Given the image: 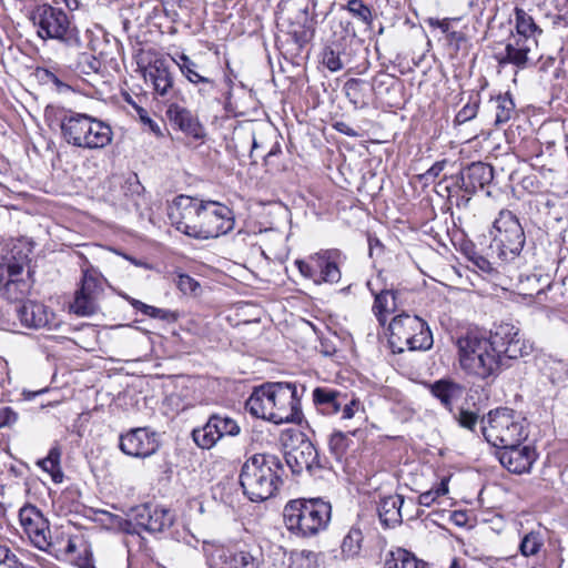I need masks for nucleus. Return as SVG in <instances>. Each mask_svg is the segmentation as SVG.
<instances>
[{"mask_svg": "<svg viewBox=\"0 0 568 568\" xmlns=\"http://www.w3.org/2000/svg\"><path fill=\"white\" fill-rule=\"evenodd\" d=\"M356 430L343 433L341 430L334 432L329 436L328 447L331 453L336 457L341 458L348 449L352 439L351 435L354 436Z\"/></svg>", "mask_w": 568, "mask_h": 568, "instance_id": "ea45409f", "label": "nucleus"}, {"mask_svg": "<svg viewBox=\"0 0 568 568\" xmlns=\"http://www.w3.org/2000/svg\"><path fill=\"white\" fill-rule=\"evenodd\" d=\"M285 462L293 474L298 475L307 470L311 475L321 469L318 453L314 444L307 439L302 440L285 453Z\"/></svg>", "mask_w": 568, "mask_h": 568, "instance_id": "5701e85b", "label": "nucleus"}, {"mask_svg": "<svg viewBox=\"0 0 568 568\" xmlns=\"http://www.w3.org/2000/svg\"><path fill=\"white\" fill-rule=\"evenodd\" d=\"M246 140L251 142L250 156L256 162L255 153L258 149H265L264 142L260 141L253 132L246 134Z\"/></svg>", "mask_w": 568, "mask_h": 568, "instance_id": "13d9d810", "label": "nucleus"}, {"mask_svg": "<svg viewBox=\"0 0 568 568\" xmlns=\"http://www.w3.org/2000/svg\"><path fill=\"white\" fill-rule=\"evenodd\" d=\"M481 432L485 439L496 448L514 447L528 436L526 419L507 407L490 410L487 419H483Z\"/></svg>", "mask_w": 568, "mask_h": 568, "instance_id": "39448f33", "label": "nucleus"}, {"mask_svg": "<svg viewBox=\"0 0 568 568\" xmlns=\"http://www.w3.org/2000/svg\"><path fill=\"white\" fill-rule=\"evenodd\" d=\"M61 449L58 446L50 448L48 456L38 460L37 465L47 471L57 484L63 480V471L60 467Z\"/></svg>", "mask_w": 568, "mask_h": 568, "instance_id": "e433bc0d", "label": "nucleus"}, {"mask_svg": "<svg viewBox=\"0 0 568 568\" xmlns=\"http://www.w3.org/2000/svg\"><path fill=\"white\" fill-rule=\"evenodd\" d=\"M323 64L332 72L343 69V62L339 58V53L335 52L331 48H326L323 52Z\"/></svg>", "mask_w": 568, "mask_h": 568, "instance_id": "8fccbe9b", "label": "nucleus"}, {"mask_svg": "<svg viewBox=\"0 0 568 568\" xmlns=\"http://www.w3.org/2000/svg\"><path fill=\"white\" fill-rule=\"evenodd\" d=\"M202 550L209 568H262L263 554L257 549H234L214 541H203Z\"/></svg>", "mask_w": 568, "mask_h": 568, "instance_id": "1a4fd4ad", "label": "nucleus"}, {"mask_svg": "<svg viewBox=\"0 0 568 568\" xmlns=\"http://www.w3.org/2000/svg\"><path fill=\"white\" fill-rule=\"evenodd\" d=\"M19 519L31 542L43 550L50 547V529L47 519L34 506H24L19 511Z\"/></svg>", "mask_w": 568, "mask_h": 568, "instance_id": "4be33fe9", "label": "nucleus"}, {"mask_svg": "<svg viewBox=\"0 0 568 568\" xmlns=\"http://www.w3.org/2000/svg\"><path fill=\"white\" fill-rule=\"evenodd\" d=\"M347 11L367 27L373 23V13L368 6L362 0H349L346 4Z\"/></svg>", "mask_w": 568, "mask_h": 568, "instance_id": "79ce46f5", "label": "nucleus"}, {"mask_svg": "<svg viewBox=\"0 0 568 568\" xmlns=\"http://www.w3.org/2000/svg\"><path fill=\"white\" fill-rule=\"evenodd\" d=\"M81 286L75 292L71 310L80 316H91L99 311L98 300L103 292L102 276L87 258L81 265Z\"/></svg>", "mask_w": 568, "mask_h": 568, "instance_id": "4468645a", "label": "nucleus"}, {"mask_svg": "<svg viewBox=\"0 0 568 568\" xmlns=\"http://www.w3.org/2000/svg\"><path fill=\"white\" fill-rule=\"evenodd\" d=\"M139 113H140V119L143 123L148 124L150 130L156 135V136H162V131H161V128L160 125L154 122L146 113L145 110L143 109H140L139 110Z\"/></svg>", "mask_w": 568, "mask_h": 568, "instance_id": "4d7b16f0", "label": "nucleus"}, {"mask_svg": "<svg viewBox=\"0 0 568 568\" xmlns=\"http://www.w3.org/2000/svg\"><path fill=\"white\" fill-rule=\"evenodd\" d=\"M145 315L152 318L165 321L168 323H174L179 318V314L176 312L165 308H159L152 305H149Z\"/></svg>", "mask_w": 568, "mask_h": 568, "instance_id": "09e8293b", "label": "nucleus"}, {"mask_svg": "<svg viewBox=\"0 0 568 568\" xmlns=\"http://www.w3.org/2000/svg\"><path fill=\"white\" fill-rule=\"evenodd\" d=\"M341 26L347 34L355 36V30L351 21H341Z\"/></svg>", "mask_w": 568, "mask_h": 568, "instance_id": "69168bd1", "label": "nucleus"}, {"mask_svg": "<svg viewBox=\"0 0 568 568\" xmlns=\"http://www.w3.org/2000/svg\"><path fill=\"white\" fill-rule=\"evenodd\" d=\"M163 7V12L172 22L179 20V9L182 0H159Z\"/></svg>", "mask_w": 568, "mask_h": 568, "instance_id": "603ef678", "label": "nucleus"}, {"mask_svg": "<svg viewBox=\"0 0 568 568\" xmlns=\"http://www.w3.org/2000/svg\"><path fill=\"white\" fill-rule=\"evenodd\" d=\"M456 186L468 195H474L494 180V169L484 162H473L456 176Z\"/></svg>", "mask_w": 568, "mask_h": 568, "instance_id": "b1692460", "label": "nucleus"}, {"mask_svg": "<svg viewBox=\"0 0 568 568\" xmlns=\"http://www.w3.org/2000/svg\"><path fill=\"white\" fill-rule=\"evenodd\" d=\"M61 133L68 144L88 150L103 149L113 139V131L109 123L89 114L72 111L63 115Z\"/></svg>", "mask_w": 568, "mask_h": 568, "instance_id": "20e7f679", "label": "nucleus"}, {"mask_svg": "<svg viewBox=\"0 0 568 568\" xmlns=\"http://www.w3.org/2000/svg\"><path fill=\"white\" fill-rule=\"evenodd\" d=\"M126 300L129 301V303L136 310V311H140L141 313H143L145 315L146 311H148V307L149 305L139 301V300H135V298H132V297H126Z\"/></svg>", "mask_w": 568, "mask_h": 568, "instance_id": "e2e57ef3", "label": "nucleus"}, {"mask_svg": "<svg viewBox=\"0 0 568 568\" xmlns=\"http://www.w3.org/2000/svg\"><path fill=\"white\" fill-rule=\"evenodd\" d=\"M538 40L529 37L510 36L503 52L496 53L499 65L513 64L526 69L534 63L537 54Z\"/></svg>", "mask_w": 568, "mask_h": 568, "instance_id": "6ab92c4d", "label": "nucleus"}, {"mask_svg": "<svg viewBox=\"0 0 568 568\" xmlns=\"http://www.w3.org/2000/svg\"><path fill=\"white\" fill-rule=\"evenodd\" d=\"M176 285L184 294L194 293L199 287V283L187 274H180L178 276Z\"/></svg>", "mask_w": 568, "mask_h": 568, "instance_id": "864d4df0", "label": "nucleus"}, {"mask_svg": "<svg viewBox=\"0 0 568 568\" xmlns=\"http://www.w3.org/2000/svg\"><path fill=\"white\" fill-rule=\"evenodd\" d=\"M240 432L241 427L235 419L213 414L204 426L192 430V438L200 448L210 449L224 436H236Z\"/></svg>", "mask_w": 568, "mask_h": 568, "instance_id": "a211bd4d", "label": "nucleus"}, {"mask_svg": "<svg viewBox=\"0 0 568 568\" xmlns=\"http://www.w3.org/2000/svg\"><path fill=\"white\" fill-rule=\"evenodd\" d=\"M55 3H64L69 10H77L80 6L79 0H53Z\"/></svg>", "mask_w": 568, "mask_h": 568, "instance_id": "0e129e2a", "label": "nucleus"}, {"mask_svg": "<svg viewBox=\"0 0 568 568\" xmlns=\"http://www.w3.org/2000/svg\"><path fill=\"white\" fill-rule=\"evenodd\" d=\"M30 20L41 39L59 40L69 47L81 45L79 30L62 9L48 3L39 4L31 10Z\"/></svg>", "mask_w": 568, "mask_h": 568, "instance_id": "6e6552de", "label": "nucleus"}, {"mask_svg": "<svg viewBox=\"0 0 568 568\" xmlns=\"http://www.w3.org/2000/svg\"><path fill=\"white\" fill-rule=\"evenodd\" d=\"M404 497L400 495H389L381 499L377 506L379 520L385 527H395L402 523V506Z\"/></svg>", "mask_w": 568, "mask_h": 568, "instance_id": "7c9ffc66", "label": "nucleus"}, {"mask_svg": "<svg viewBox=\"0 0 568 568\" xmlns=\"http://www.w3.org/2000/svg\"><path fill=\"white\" fill-rule=\"evenodd\" d=\"M446 165V159L435 162L425 173L419 175V180L434 181L445 170Z\"/></svg>", "mask_w": 568, "mask_h": 568, "instance_id": "5fc2aeb1", "label": "nucleus"}, {"mask_svg": "<svg viewBox=\"0 0 568 568\" xmlns=\"http://www.w3.org/2000/svg\"><path fill=\"white\" fill-rule=\"evenodd\" d=\"M17 315L26 327L41 328L51 323L53 314L49 312L45 305L27 301L17 307Z\"/></svg>", "mask_w": 568, "mask_h": 568, "instance_id": "c85d7f7f", "label": "nucleus"}, {"mask_svg": "<svg viewBox=\"0 0 568 568\" xmlns=\"http://www.w3.org/2000/svg\"><path fill=\"white\" fill-rule=\"evenodd\" d=\"M18 413L14 412L11 407H2L0 408V428L9 427L17 423Z\"/></svg>", "mask_w": 568, "mask_h": 568, "instance_id": "6e6d98bb", "label": "nucleus"}, {"mask_svg": "<svg viewBox=\"0 0 568 568\" xmlns=\"http://www.w3.org/2000/svg\"><path fill=\"white\" fill-rule=\"evenodd\" d=\"M448 493V479L444 478L436 488H432L425 493H422L418 497V504L425 507H429L439 497Z\"/></svg>", "mask_w": 568, "mask_h": 568, "instance_id": "c03bdc74", "label": "nucleus"}, {"mask_svg": "<svg viewBox=\"0 0 568 568\" xmlns=\"http://www.w3.org/2000/svg\"><path fill=\"white\" fill-rule=\"evenodd\" d=\"M544 546V538L539 531L526 534L519 545V551L524 557L536 556Z\"/></svg>", "mask_w": 568, "mask_h": 568, "instance_id": "a19ab883", "label": "nucleus"}, {"mask_svg": "<svg viewBox=\"0 0 568 568\" xmlns=\"http://www.w3.org/2000/svg\"><path fill=\"white\" fill-rule=\"evenodd\" d=\"M456 419L462 427L474 430L478 422V415L475 412L460 409Z\"/></svg>", "mask_w": 568, "mask_h": 568, "instance_id": "3c124183", "label": "nucleus"}, {"mask_svg": "<svg viewBox=\"0 0 568 568\" xmlns=\"http://www.w3.org/2000/svg\"><path fill=\"white\" fill-rule=\"evenodd\" d=\"M426 22L433 28H439L444 33L448 34L449 32L450 19L448 18L443 20H438L436 18H428Z\"/></svg>", "mask_w": 568, "mask_h": 568, "instance_id": "052dcab7", "label": "nucleus"}, {"mask_svg": "<svg viewBox=\"0 0 568 568\" xmlns=\"http://www.w3.org/2000/svg\"><path fill=\"white\" fill-rule=\"evenodd\" d=\"M272 383H265L256 387L245 403V408L253 416L270 420L272 413Z\"/></svg>", "mask_w": 568, "mask_h": 568, "instance_id": "c756f323", "label": "nucleus"}, {"mask_svg": "<svg viewBox=\"0 0 568 568\" xmlns=\"http://www.w3.org/2000/svg\"><path fill=\"white\" fill-rule=\"evenodd\" d=\"M398 310V292L383 290L375 294L373 313L381 325H385L387 315Z\"/></svg>", "mask_w": 568, "mask_h": 568, "instance_id": "2f4dec72", "label": "nucleus"}, {"mask_svg": "<svg viewBox=\"0 0 568 568\" xmlns=\"http://www.w3.org/2000/svg\"><path fill=\"white\" fill-rule=\"evenodd\" d=\"M491 108L495 111V124L507 123L515 113V103L508 93L499 94L490 100Z\"/></svg>", "mask_w": 568, "mask_h": 568, "instance_id": "f704fd0d", "label": "nucleus"}, {"mask_svg": "<svg viewBox=\"0 0 568 568\" xmlns=\"http://www.w3.org/2000/svg\"><path fill=\"white\" fill-rule=\"evenodd\" d=\"M339 255L337 250H323L305 260L297 258L294 264L303 277L313 281L316 285L335 284L341 280V271L337 265Z\"/></svg>", "mask_w": 568, "mask_h": 568, "instance_id": "9d476101", "label": "nucleus"}, {"mask_svg": "<svg viewBox=\"0 0 568 568\" xmlns=\"http://www.w3.org/2000/svg\"><path fill=\"white\" fill-rule=\"evenodd\" d=\"M385 568H426V562L418 559L413 552L397 548L387 556Z\"/></svg>", "mask_w": 568, "mask_h": 568, "instance_id": "72a5a7b5", "label": "nucleus"}, {"mask_svg": "<svg viewBox=\"0 0 568 568\" xmlns=\"http://www.w3.org/2000/svg\"><path fill=\"white\" fill-rule=\"evenodd\" d=\"M120 449L128 456L146 458L159 449L156 434L148 427H139L120 436Z\"/></svg>", "mask_w": 568, "mask_h": 568, "instance_id": "aec40b11", "label": "nucleus"}, {"mask_svg": "<svg viewBox=\"0 0 568 568\" xmlns=\"http://www.w3.org/2000/svg\"><path fill=\"white\" fill-rule=\"evenodd\" d=\"M27 255L11 256L0 264V293L10 302H23L31 291L29 272L24 276Z\"/></svg>", "mask_w": 568, "mask_h": 568, "instance_id": "9b49d317", "label": "nucleus"}, {"mask_svg": "<svg viewBox=\"0 0 568 568\" xmlns=\"http://www.w3.org/2000/svg\"><path fill=\"white\" fill-rule=\"evenodd\" d=\"M487 339L491 343L499 357L504 355L509 359L528 356L532 345L526 341L520 329L511 323H500L494 326Z\"/></svg>", "mask_w": 568, "mask_h": 568, "instance_id": "dca6fc26", "label": "nucleus"}, {"mask_svg": "<svg viewBox=\"0 0 568 568\" xmlns=\"http://www.w3.org/2000/svg\"><path fill=\"white\" fill-rule=\"evenodd\" d=\"M361 82L362 81L359 79H349L348 81H346V83L344 85L346 97H348L351 99V101L354 103L356 101L353 100V97L354 98L356 97Z\"/></svg>", "mask_w": 568, "mask_h": 568, "instance_id": "bf43d9fd", "label": "nucleus"}, {"mask_svg": "<svg viewBox=\"0 0 568 568\" xmlns=\"http://www.w3.org/2000/svg\"><path fill=\"white\" fill-rule=\"evenodd\" d=\"M363 544V534L361 529L352 527L344 537L341 549L342 555L346 559L355 558L359 555Z\"/></svg>", "mask_w": 568, "mask_h": 568, "instance_id": "58836bf2", "label": "nucleus"}, {"mask_svg": "<svg viewBox=\"0 0 568 568\" xmlns=\"http://www.w3.org/2000/svg\"><path fill=\"white\" fill-rule=\"evenodd\" d=\"M304 36V32L302 34L297 33V32H294L293 33V38L296 42V44L302 48L304 45V43L306 42V39L303 37Z\"/></svg>", "mask_w": 568, "mask_h": 568, "instance_id": "774afa93", "label": "nucleus"}, {"mask_svg": "<svg viewBox=\"0 0 568 568\" xmlns=\"http://www.w3.org/2000/svg\"><path fill=\"white\" fill-rule=\"evenodd\" d=\"M516 33L514 36L537 39L542 30L536 24L534 18L521 8L515 9Z\"/></svg>", "mask_w": 568, "mask_h": 568, "instance_id": "c9c22d12", "label": "nucleus"}, {"mask_svg": "<svg viewBox=\"0 0 568 568\" xmlns=\"http://www.w3.org/2000/svg\"><path fill=\"white\" fill-rule=\"evenodd\" d=\"M430 392L446 408L450 410L453 399L462 395L463 387L457 383L440 379L430 385Z\"/></svg>", "mask_w": 568, "mask_h": 568, "instance_id": "473e14b6", "label": "nucleus"}, {"mask_svg": "<svg viewBox=\"0 0 568 568\" xmlns=\"http://www.w3.org/2000/svg\"><path fill=\"white\" fill-rule=\"evenodd\" d=\"M388 344L394 354L408 351H427L433 346V335L427 323L417 315L400 313L388 325Z\"/></svg>", "mask_w": 568, "mask_h": 568, "instance_id": "423d86ee", "label": "nucleus"}, {"mask_svg": "<svg viewBox=\"0 0 568 568\" xmlns=\"http://www.w3.org/2000/svg\"><path fill=\"white\" fill-rule=\"evenodd\" d=\"M45 80L52 82L58 88H68L53 72L49 70H43Z\"/></svg>", "mask_w": 568, "mask_h": 568, "instance_id": "680f3d73", "label": "nucleus"}, {"mask_svg": "<svg viewBox=\"0 0 568 568\" xmlns=\"http://www.w3.org/2000/svg\"><path fill=\"white\" fill-rule=\"evenodd\" d=\"M460 367L469 375L486 379L496 376L501 358L487 336L479 332H467L457 339Z\"/></svg>", "mask_w": 568, "mask_h": 568, "instance_id": "f03ea898", "label": "nucleus"}, {"mask_svg": "<svg viewBox=\"0 0 568 568\" xmlns=\"http://www.w3.org/2000/svg\"><path fill=\"white\" fill-rule=\"evenodd\" d=\"M499 462L510 473L524 474L530 470L536 460V452L529 446L514 445L500 447Z\"/></svg>", "mask_w": 568, "mask_h": 568, "instance_id": "bb28decb", "label": "nucleus"}, {"mask_svg": "<svg viewBox=\"0 0 568 568\" xmlns=\"http://www.w3.org/2000/svg\"><path fill=\"white\" fill-rule=\"evenodd\" d=\"M272 413L274 424L300 423L302 419L301 396L294 383H272Z\"/></svg>", "mask_w": 568, "mask_h": 568, "instance_id": "ddd939ff", "label": "nucleus"}, {"mask_svg": "<svg viewBox=\"0 0 568 568\" xmlns=\"http://www.w3.org/2000/svg\"><path fill=\"white\" fill-rule=\"evenodd\" d=\"M77 68L84 74L99 73L102 68V62L95 55L83 52L78 58Z\"/></svg>", "mask_w": 568, "mask_h": 568, "instance_id": "37998d69", "label": "nucleus"}, {"mask_svg": "<svg viewBox=\"0 0 568 568\" xmlns=\"http://www.w3.org/2000/svg\"><path fill=\"white\" fill-rule=\"evenodd\" d=\"M283 464L276 455L254 454L242 465L240 485L244 495L254 503L274 497L283 485Z\"/></svg>", "mask_w": 568, "mask_h": 568, "instance_id": "f257e3e1", "label": "nucleus"}, {"mask_svg": "<svg viewBox=\"0 0 568 568\" xmlns=\"http://www.w3.org/2000/svg\"><path fill=\"white\" fill-rule=\"evenodd\" d=\"M171 125L178 128L186 135L195 140H203L205 138V129L199 121V118L189 109L172 103L168 106L165 112Z\"/></svg>", "mask_w": 568, "mask_h": 568, "instance_id": "a878e982", "label": "nucleus"}, {"mask_svg": "<svg viewBox=\"0 0 568 568\" xmlns=\"http://www.w3.org/2000/svg\"><path fill=\"white\" fill-rule=\"evenodd\" d=\"M0 568H26L17 556L6 546L0 545Z\"/></svg>", "mask_w": 568, "mask_h": 568, "instance_id": "de8ad7c7", "label": "nucleus"}, {"mask_svg": "<svg viewBox=\"0 0 568 568\" xmlns=\"http://www.w3.org/2000/svg\"><path fill=\"white\" fill-rule=\"evenodd\" d=\"M281 152V149H280V145L278 144H275L271 148L270 151H267L265 154H262L261 158L263 159H267V158H271L273 155H276L277 153Z\"/></svg>", "mask_w": 568, "mask_h": 568, "instance_id": "338daca9", "label": "nucleus"}, {"mask_svg": "<svg viewBox=\"0 0 568 568\" xmlns=\"http://www.w3.org/2000/svg\"><path fill=\"white\" fill-rule=\"evenodd\" d=\"M467 256L474 266L483 273L493 274L495 272L494 262H491L488 257L483 256L475 251L467 253Z\"/></svg>", "mask_w": 568, "mask_h": 568, "instance_id": "49530a36", "label": "nucleus"}, {"mask_svg": "<svg viewBox=\"0 0 568 568\" xmlns=\"http://www.w3.org/2000/svg\"><path fill=\"white\" fill-rule=\"evenodd\" d=\"M479 100L475 99L473 101L467 102L456 114L454 122L456 124H464L470 120H473L478 112Z\"/></svg>", "mask_w": 568, "mask_h": 568, "instance_id": "a18cd8bd", "label": "nucleus"}, {"mask_svg": "<svg viewBox=\"0 0 568 568\" xmlns=\"http://www.w3.org/2000/svg\"><path fill=\"white\" fill-rule=\"evenodd\" d=\"M202 200L179 195L168 207L171 224L187 236L197 239Z\"/></svg>", "mask_w": 568, "mask_h": 568, "instance_id": "f3484780", "label": "nucleus"}, {"mask_svg": "<svg viewBox=\"0 0 568 568\" xmlns=\"http://www.w3.org/2000/svg\"><path fill=\"white\" fill-rule=\"evenodd\" d=\"M75 550V539L64 534H61L55 540H50V547L44 549V551L53 555L59 560L69 559Z\"/></svg>", "mask_w": 568, "mask_h": 568, "instance_id": "4c0bfd02", "label": "nucleus"}, {"mask_svg": "<svg viewBox=\"0 0 568 568\" xmlns=\"http://www.w3.org/2000/svg\"><path fill=\"white\" fill-rule=\"evenodd\" d=\"M233 227L234 217L226 205L215 201L202 200L197 239H216L226 234Z\"/></svg>", "mask_w": 568, "mask_h": 568, "instance_id": "2eb2a0df", "label": "nucleus"}, {"mask_svg": "<svg viewBox=\"0 0 568 568\" xmlns=\"http://www.w3.org/2000/svg\"><path fill=\"white\" fill-rule=\"evenodd\" d=\"M494 237L488 246V255L501 263L516 260L526 243L524 227L509 210H501L494 221Z\"/></svg>", "mask_w": 568, "mask_h": 568, "instance_id": "0eeeda50", "label": "nucleus"}, {"mask_svg": "<svg viewBox=\"0 0 568 568\" xmlns=\"http://www.w3.org/2000/svg\"><path fill=\"white\" fill-rule=\"evenodd\" d=\"M145 81H150L154 92L161 98H166L173 90L174 79L166 61L158 58L143 68Z\"/></svg>", "mask_w": 568, "mask_h": 568, "instance_id": "cd10ccee", "label": "nucleus"}, {"mask_svg": "<svg viewBox=\"0 0 568 568\" xmlns=\"http://www.w3.org/2000/svg\"><path fill=\"white\" fill-rule=\"evenodd\" d=\"M172 60L187 81L199 87L201 95L210 97L216 91L215 80L209 75L205 68L193 61L189 55L180 53Z\"/></svg>", "mask_w": 568, "mask_h": 568, "instance_id": "393cba45", "label": "nucleus"}, {"mask_svg": "<svg viewBox=\"0 0 568 568\" xmlns=\"http://www.w3.org/2000/svg\"><path fill=\"white\" fill-rule=\"evenodd\" d=\"M287 529L302 537H313L328 527L332 506L322 498L290 500L283 511Z\"/></svg>", "mask_w": 568, "mask_h": 568, "instance_id": "7ed1b4c3", "label": "nucleus"}, {"mask_svg": "<svg viewBox=\"0 0 568 568\" xmlns=\"http://www.w3.org/2000/svg\"><path fill=\"white\" fill-rule=\"evenodd\" d=\"M130 524L149 532H161L172 526L173 516L169 509L144 504L131 510Z\"/></svg>", "mask_w": 568, "mask_h": 568, "instance_id": "412c9836", "label": "nucleus"}, {"mask_svg": "<svg viewBox=\"0 0 568 568\" xmlns=\"http://www.w3.org/2000/svg\"><path fill=\"white\" fill-rule=\"evenodd\" d=\"M313 403L323 415L341 414L342 420H349L364 413V406L357 397L329 387H316L313 390Z\"/></svg>", "mask_w": 568, "mask_h": 568, "instance_id": "f8f14e48", "label": "nucleus"}]
</instances>
